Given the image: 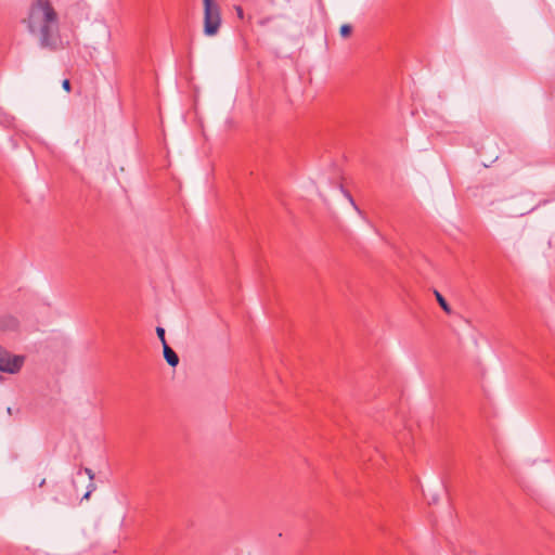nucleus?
Wrapping results in <instances>:
<instances>
[{
	"mask_svg": "<svg viewBox=\"0 0 555 555\" xmlns=\"http://www.w3.org/2000/svg\"><path fill=\"white\" fill-rule=\"evenodd\" d=\"M24 23L42 49L54 52L62 48L59 15L49 0H35Z\"/></svg>",
	"mask_w": 555,
	"mask_h": 555,
	"instance_id": "obj_1",
	"label": "nucleus"
},
{
	"mask_svg": "<svg viewBox=\"0 0 555 555\" xmlns=\"http://www.w3.org/2000/svg\"><path fill=\"white\" fill-rule=\"evenodd\" d=\"M204 2V34L215 36L221 25V10L215 0H203Z\"/></svg>",
	"mask_w": 555,
	"mask_h": 555,
	"instance_id": "obj_2",
	"label": "nucleus"
},
{
	"mask_svg": "<svg viewBox=\"0 0 555 555\" xmlns=\"http://www.w3.org/2000/svg\"><path fill=\"white\" fill-rule=\"evenodd\" d=\"M83 472L88 475L90 480L94 479V473L92 472V469L86 467Z\"/></svg>",
	"mask_w": 555,
	"mask_h": 555,
	"instance_id": "obj_13",
	"label": "nucleus"
},
{
	"mask_svg": "<svg viewBox=\"0 0 555 555\" xmlns=\"http://www.w3.org/2000/svg\"><path fill=\"white\" fill-rule=\"evenodd\" d=\"M156 334H157V337L159 338V340L162 341V345L165 346V344H167L166 338H165V328L162 326H157Z\"/></svg>",
	"mask_w": 555,
	"mask_h": 555,
	"instance_id": "obj_10",
	"label": "nucleus"
},
{
	"mask_svg": "<svg viewBox=\"0 0 555 555\" xmlns=\"http://www.w3.org/2000/svg\"><path fill=\"white\" fill-rule=\"evenodd\" d=\"M339 189L341 191V193L344 194V196L348 199V202L350 203V205L353 207V209L361 216V217H364L363 215V211L358 207V205L356 204L352 195L350 194L349 191H347L341 184L339 185Z\"/></svg>",
	"mask_w": 555,
	"mask_h": 555,
	"instance_id": "obj_6",
	"label": "nucleus"
},
{
	"mask_svg": "<svg viewBox=\"0 0 555 555\" xmlns=\"http://www.w3.org/2000/svg\"><path fill=\"white\" fill-rule=\"evenodd\" d=\"M46 483V479H42L39 483V487H43V485Z\"/></svg>",
	"mask_w": 555,
	"mask_h": 555,
	"instance_id": "obj_15",
	"label": "nucleus"
},
{
	"mask_svg": "<svg viewBox=\"0 0 555 555\" xmlns=\"http://www.w3.org/2000/svg\"><path fill=\"white\" fill-rule=\"evenodd\" d=\"M351 31H352L351 25L344 24L340 26L339 34L341 37L347 38L348 36H350Z\"/></svg>",
	"mask_w": 555,
	"mask_h": 555,
	"instance_id": "obj_8",
	"label": "nucleus"
},
{
	"mask_svg": "<svg viewBox=\"0 0 555 555\" xmlns=\"http://www.w3.org/2000/svg\"><path fill=\"white\" fill-rule=\"evenodd\" d=\"M271 4L275 3V0H268Z\"/></svg>",
	"mask_w": 555,
	"mask_h": 555,
	"instance_id": "obj_16",
	"label": "nucleus"
},
{
	"mask_svg": "<svg viewBox=\"0 0 555 555\" xmlns=\"http://www.w3.org/2000/svg\"><path fill=\"white\" fill-rule=\"evenodd\" d=\"M20 326L18 320L13 315H3L0 319V330L3 332L16 331Z\"/></svg>",
	"mask_w": 555,
	"mask_h": 555,
	"instance_id": "obj_4",
	"label": "nucleus"
},
{
	"mask_svg": "<svg viewBox=\"0 0 555 555\" xmlns=\"http://www.w3.org/2000/svg\"><path fill=\"white\" fill-rule=\"evenodd\" d=\"M163 351L164 358L167 361V363L170 366L176 367L179 364V357L176 353V351L172 348H170L168 344H165V346H163Z\"/></svg>",
	"mask_w": 555,
	"mask_h": 555,
	"instance_id": "obj_5",
	"label": "nucleus"
},
{
	"mask_svg": "<svg viewBox=\"0 0 555 555\" xmlns=\"http://www.w3.org/2000/svg\"><path fill=\"white\" fill-rule=\"evenodd\" d=\"M95 489V483L93 482V480H90V483L87 487V492L83 494L82 500H88Z\"/></svg>",
	"mask_w": 555,
	"mask_h": 555,
	"instance_id": "obj_9",
	"label": "nucleus"
},
{
	"mask_svg": "<svg viewBox=\"0 0 555 555\" xmlns=\"http://www.w3.org/2000/svg\"><path fill=\"white\" fill-rule=\"evenodd\" d=\"M62 87L63 89L66 91V92H69L72 87H70V81L68 79H64L62 81Z\"/></svg>",
	"mask_w": 555,
	"mask_h": 555,
	"instance_id": "obj_11",
	"label": "nucleus"
},
{
	"mask_svg": "<svg viewBox=\"0 0 555 555\" xmlns=\"http://www.w3.org/2000/svg\"><path fill=\"white\" fill-rule=\"evenodd\" d=\"M235 11H236V14L238 16V18L243 20L244 18V11L242 9V7H235Z\"/></svg>",
	"mask_w": 555,
	"mask_h": 555,
	"instance_id": "obj_12",
	"label": "nucleus"
},
{
	"mask_svg": "<svg viewBox=\"0 0 555 555\" xmlns=\"http://www.w3.org/2000/svg\"><path fill=\"white\" fill-rule=\"evenodd\" d=\"M435 297L437 299V302L441 307V309L446 313L451 314L452 313V309H451L450 305L447 302L446 298L438 291H435Z\"/></svg>",
	"mask_w": 555,
	"mask_h": 555,
	"instance_id": "obj_7",
	"label": "nucleus"
},
{
	"mask_svg": "<svg viewBox=\"0 0 555 555\" xmlns=\"http://www.w3.org/2000/svg\"><path fill=\"white\" fill-rule=\"evenodd\" d=\"M532 209H533V208L527 209L526 211H521V212H519V216H524V215H526V214L530 212Z\"/></svg>",
	"mask_w": 555,
	"mask_h": 555,
	"instance_id": "obj_14",
	"label": "nucleus"
},
{
	"mask_svg": "<svg viewBox=\"0 0 555 555\" xmlns=\"http://www.w3.org/2000/svg\"><path fill=\"white\" fill-rule=\"evenodd\" d=\"M25 362L24 356L12 354L0 345V372L16 374Z\"/></svg>",
	"mask_w": 555,
	"mask_h": 555,
	"instance_id": "obj_3",
	"label": "nucleus"
}]
</instances>
